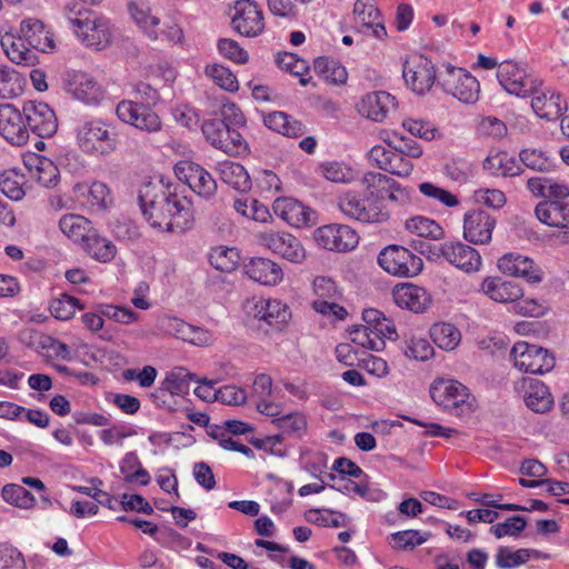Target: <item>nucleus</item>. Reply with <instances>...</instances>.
Here are the masks:
<instances>
[{
	"instance_id": "21",
	"label": "nucleus",
	"mask_w": 569,
	"mask_h": 569,
	"mask_svg": "<svg viewBox=\"0 0 569 569\" xmlns=\"http://www.w3.org/2000/svg\"><path fill=\"white\" fill-rule=\"evenodd\" d=\"M231 22L233 29L246 37H256L264 29L262 11L250 0L236 2Z\"/></svg>"
},
{
	"instance_id": "5",
	"label": "nucleus",
	"mask_w": 569,
	"mask_h": 569,
	"mask_svg": "<svg viewBox=\"0 0 569 569\" xmlns=\"http://www.w3.org/2000/svg\"><path fill=\"white\" fill-rule=\"evenodd\" d=\"M431 398L448 412L461 417L472 413L476 399L469 389L457 380L439 379L430 388Z\"/></svg>"
},
{
	"instance_id": "1",
	"label": "nucleus",
	"mask_w": 569,
	"mask_h": 569,
	"mask_svg": "<svg viewBox=\"0 0 569 569\" xmlns=\"http://www.w3.org/2000/svg\"><path fill=\"white\" fill-rule=\"evenodd\" d=\"M142 213L149 224L160 231L183 232L190 227L188 201L176 188L162 180L146 183L139 191Z\"/></svg>"
},
{
	"instance_id": "32",
	"label": "nucleus",
	"mask_w": 569,
	"mask_h": 569,
	"mask_svg": "<svg viewBox=\"0 0 569 569\" xmlns=\"http://www.w3.org/2000/svg\"><path fill=\"white\" fill-rule=\"evenodd\" d=\"M536 216L542 223L556 228H569V203L560 200L540 202Z\"/></svg>"
},
{
	"instance_id": "11",
	"label": "nucleus",
	"mask_w": 569,
	"mask_h": 569,
	"mask_svg": "<svg viewBox=\"0 0 569 569\" xmlns=\"http://www.w3.org/2000/svg\"><path fill=\"white\" fill-rule=\"evenodd\" d=\"M202 132L212 147L222 150L227 154L239 156L248 149L241 133L219 119L204 121Z\"/></svg>"
},
{
	"instance_id": "60",
	"label": "nucleus",
	"mask_w": 569,
	"mask_h": 569,
	"mask_svg": "<svg viewBox=\"0 0 569 569\" xmlns=\"http://www.w3.org/2000/svg\"><path fill=\"white\" fill-rule=\"evenodd\" d=\"M90 482L93 485V487L73 486L72 489L77 492L91 497L97 501V505L100 503L109 509H114V498L110 493L98 488V486L102 485V480L99 478H92Z\"/></svg>"
},
{
	"instance_id": "63",
	"label": "nucleus",
	"mask_w": 569,
	"mask_h": 569,
	"mask_svg": "<svg viewBox=\"0 0 569 569\" xmlns=\"http://www.w3.org/2000/svg\"><path fill=\"white\" fill-rule=\"evenodd\" d=\"M36 177L40 184L50 188L59 181V170L52 161L46 158L38 159Z\"/></svg>"
},
{
	"instance_id": "45",
	"label": "nucleus",
	"mask_w": 569,
	"mask_h": 569,
	"mask_svg": "<svg viewBox=\"0 0 569 569\" xmlns=\"http://www.w3.org/2000/svg\"><path fill=\"white\" fill-rule=\"evenodd\" d=\"M406 229L418 237L440 240L445 237L442 227L432 219L423 216H415L405 223Z\"/></svg>"
},
{
	"instance_id": "3",
	"label": "nucleus",
	"mask_w": 569,
	"mask_h": 569,
	"mask_svg": "<svg viewBox=\"0 0 569 569\" xmlns=\"http://www.w3.org/2000/svg\"><path fill=\"white\" fill-rule=\"evenodd\" d=\"M67 19L71 29L86 47L103 50L110 46L112 29L108 19L82 10L77 12L69 10Z\"/></svg>"
},
{
	"instance_id": "16",
	"label": "nucleus",
	"mask_w": 569,
	"mask_h": 569,
	"mask_svg": "<svg viewBox=\"0 0 569 569\" xmlns=\"http://www.w3.org/2000/svg\"><path fill=\"white\" fill-rule=\"evenodd\" d=\"M319 246L327 250L346 252L356 248L359 241L357 232L346 224H328L315 232Z\"/></svg>"
},
{
	"instance_id": "43",
	"label": "nucleus",
	"mask_w": 569,
	"mask_h": 569,
	"mask_svg": "<svg viewBox=\"0 0 569 569\" xmlns=\"http://www.w3.org/2000/svg\"><path fill=\"white\" fill-rule=\"evenodd\" d=\"M74 190L86 199L83 203L92 210H104L108 207L110 194L108 187L103 182L97 181L91 186L77 184Z\"/></svg>"
},
{
	"instance_id": "42",
	"label": "nucleus",
	"mask_w": 569,
	"mask_h": 569,
	"mask_svg": "<svg viewBox=\"0 0 569 569\" xmlns=\"http://www.w3.org/2000/svg\"><path fill=\"white\" fill-rule=\"evenodd\" d=\"M483 168L492 174L516 177L522 173L519 162L507 152L490 154L483 161Z\"/></svg>"
},
{
	"instance_id": "27",
	"label": "nucleus",
	"mask_w": 569,
	"mask_h": 569,
	"mask_svg": "<svg viewBox=\"0 0 569 569\" xmlns=\"http://www.w3.org/2000/svg\"><path fill=\"white\" fill-rule=\"evenodd\" d=\"M393 300L400 308L416 313L423 312L431 302L428 291L413 283H402L393 289Z\"/></svg>"
},
{
	"instance_id": "6",
	"label": "nucleus",
	"mask_w": 569,
	"mask_h": 569,
	"mask_svg": "<svg viewBox=\"0 0 569 569\" xmlns=\"http://www.w3.org/2000/svg\"><path fill=\"white\" fill-rule=\"evenodd\" d=\"M378 264L389 274L413 278L423 269L422 259L403 246L390 244L378 254Z\"/></svg>"
},
{
	"instance_id": "33",
	"label": "nucleus",
	"mask_w": 569,
	"mask_h": 569,
	"mask_svg": "<svg viewBox=\"0 0 569 569\" xmlns=\"http://www.w3.org/2000/svg\"><path fill=\"white\" fill-rule=\"evenodd\" d=\"M20 36L27 44L33 49L46 52L53 48V40L46 30L42 21L38 19H24L20 26Z\"/></svg>"
},
{
	"instance_id": "24",
	"label": "nucleus",
	"mask_w": 569,
	"mask_h": 569,
	"mask_svg": "<svg viewBox=\"0 0 569 569\" xmlns=\"http://www.w3.org/2000/svg\"><path fill=\"white\" fill-rule=\"evenodd\" d=\"M66 89L77 100L86 104H98L104 97V90L92 77L84 72L68 73Z\"/></svg>"
},
{
	"instance_id": "59",
	"label": "nucleus",
	"mask_w": 569,
	"mask_h": 569,
	"mask_svg": "<svg viewBox=\"0 0 569 569\" xmlns=\"http://www.w3.org/2000/svg\"><path fill=\"white\" fill-rule=\"evenodd\" d=\"M98 312L116 322L130 325L139 319V315L128 307L99 305Z\"/></svg>"
},
{
	"instance_id": "47",
	"label": "nucleus",
	"mask_w": 569,
	"mask_h": 569,
	"mask_svg": "<svg viewBox=\"0 0 569 569\" xmlns=\"http://www.w3.org/2000/svg\"><path fill=\"white\" fill-rule=\"evenodd\" d=\"M210 264L222 272H232L237 269L240 254L236 248L217 247L209 254Z\"/></svg>"
},
{
	"instance_id": "28",
	"label": "nucleus",
	"mask_w": 569,
	"mask_h": 569,
	"mask_svg": "<svg viewBox=\"0 0 569 569\" xmlns=\"http://www.w3.org/2000/svg\"><path fill=\"white\" fill-rule=\"evenodd\" d=\"M526 406L537 413L549 411L553 405L548 387L537 379H523L521 382Z\"/></svg>"
},
{
	"instance_id": "31",
	"label": "nucleus",
	"mask_w": 569,
	"mask_h": 569,
	"mask_svg": "<svg viewBox=\"0 0 569 569\" xmlns=\"http://www.w3.org/2000/svg\"><path fill=\"white\" fill-rule=\"evenodd\" d=\"M290 317L289 308L280 300L260 299L254 305V318L267 322L271 327L281 329Z\"/></svg>"
},
{
	"instance_id": "20",
	"label": "nucleus",
	"mask_w": 569,
	"mask_h": 569,
	"mask_svg": "<svg viewBox=\"0 0 569 569\" xmlns=\"http://www.w3.org/2000/svg\"><path fill=\"white\" fill-rule=\"evenodd\" d=\"M369 160L379 169L398 177H408L413 164L409 157L399 152L395 148H387L385 146H375L368 153Z\"/></svg>"
},
{
	"instance_id": "50",
	"label": "nucleus",
	"mask_w": 569,
	"mask_h": 569,
	"mask_svg": "<svg viewBox=\"0 0 569 569\" xmlns=\"http://www.w3.org/2000/svg\"><path fill=\"white\" fill-rule=\"evenodd\" d=\"M20 74L7 64L0 63V98L10 99L22 89Z\"/></svg>"
},
{
	"instance_id": "38",
	"label": "nucleus",
	"mask_w": 569,
	"mask_h": 569,
	"mask_svg": "<svg viewBox=\"0 0 569 569\" xmlns=\"http://www.w3.org/2000/svg\"><path fill=\"white\" fill-rule=\"evenodd\" d=\"M1 47L7 57L16 64L32 66L36 61V54L21 36L4 34L1 38Z\"/></svg>"
},
{
	"instance_id": "7",
	"label": "nucleus",
	"mask_w": 569,
	"mask_h": 569,
	"mask_svg": "<svg viewBox=\"0 0 569 569\" xmlns=\"http://www.w3.org/2000/svg\"><path fill=\"white\" fill-rule=\"evenodd\" d=\"M510 358L520 371L532 375H543L555 368V356L547 349L519 341L513 345Z\"/></svg>"
},
{
	"instance_id": "57",
	"label": "nucleus",
	"mask_w": 569,
	"mask_h": 569,
	"mask_svg": "<svg viewBox=\"0 0 569 569\" xmlns=\"http://www.w3.org/2000/svg\"><path fill=\"white\" fill-rule=\"evenodd\" d=\"M277 64L284 71H288L295 76H300V83L306 86L308 79L303 78L302 74L308 70V66L305 60L298 58L297 54L290 52L279 53L276 59Z\"/></svg>"
},
{
	"instance_id": "40",
	"label": "nucleus",
	"mask_w": 569,
	"mask_h": 569,
	"mask_svg": "<svg viewBox=\"0 0 569 569\" xmlns=\"http://www.w3.org/2000/svg\"><path fill=\"white\" fill-rule=\"evenodd\" d=\"M197 376L191 373L184 367H174L166 373L161 386L169 391V396L183 397L189 393L190 382L196 380Z\"/></svg>"
},
{
	"instance_id": "13",
	"label": "nucleus",
	"mask_w": 569,
	"mask_h": 569,
	"mask_svg": "<svg viewBox=\"0 0 569 569\" xmlns=\"http://www.w3.org/2000/svg\"><path fill=\"white\" fill-rule=\"evenodd\" d=\"M433 256L445 258L450 264L466 273L477 272L482 266L479 251L460 241L441 243L436 248Z\"/></svg>"
},
{
	"instance_id": "54",
	"label": "nucleus",
	"mask_w": 569,
	"mask_h": 569,
	"mask_svg": "<svg viewBox=\"0 0 569 569\" xmlns=\"http://www.w3.org/2000/svg\"><path fill=\"white\" fill-rule=\"evenodd\" d=\"M204 72L216 84L226 91L234 92L239 89L236 76L221 64L207 66Z\"/></svg>"
},
{
	"instance_id": "34",
	"label": "nucleus",
	"mask_w": 569,
	"mask_h": 569,
	"mask_svg": "<svg viewBox=\"0 0 569 569\" xmlns=\"http://www.w3.org/2000/svg\"><path fill=\"white\" fill-rule=\"evenodd\" d=\"M531 108L539 118L556 120L562 114L567 107L566 103H562L559 93L548 90L532 98Z\"/></svg>"
},
{
	"instance_id": "53",
	"label": "nucleus",
	"mask_w": 569,
	"mask_h": 569,
	"mask_svg": "<svg viewBox=\"0 0 569 569\" xmlns=\"http://www.w3.org/2000/svg\"><path fill=\"white\" fill-rule=\"evenodd\" d=\"M319 172L329 181L348 183L356 179L352 168L341 162H325L319 166Z\"/></svg>"
},
{
	"instance_id": "4",
	"label": "nucleus",
	"mask_w": 569,
	"mask_h": 569,
	"mask_svg": "<svg viewBox=\"0 0 569 569\" xmlns=\"http://www.w3.org/2000/svg\"><path fill=\"white\" fill-rule=\"evenodd\" d=\"M77 143L84 153L108 156L117 148L118 133L103 120L92 119L78 127Z\"/></svg>"
},
{
	"instance_id": "36",
	"label": "nucleus",
	"mask_w": 569,
	"mask_h": 569,
	"mask_svg": "<svg viewBox=\"0 0 569 569\" xmlns=\"http://www.w3.org/2000/svg\"><path fill=\"white\" fill-rule=\"evenodd\" d=\"M81 246L92 259L102 263L112 261L117 254L114 243L100 236L96 229L91 231Z\"/></svg>"
},
{
	"instance_id": "51",
	"label": "nucleus",
	"mask_w": 569,
	"mask_h": 569,
	"mask_svg": "<svg viewBox=\"0 0 569 569\" xmlns=\"http://www.w3.org/2000/svg\"><path fill=\"white\" fill-rule=\"evenodd\" d=\"M431 535L418 530H403L390 535V545L397 550L413 549L425 543Z\"/></svg>"
},
{
	"instance_id": "41",
	"label": "nucleus",
	"mask_w": 569,
	"mask_h": 569,
	"mask_svg": "<svg viewBox=\"0 0 569 569\" xmlns=\"http://www.w3.org/2000/svg\"><path fill=\"white\" fill-rule=\"evenodd\" d=\"M60 230L74 242H82L94 229L91 222L80 214H66L59 220Z\"/></svg>"
},
{
	"instance_id": "39",
	"label": "nucleus",
	"mask_w": 569,
	"mask_h": 569,
	"mask_svg": "<svg viewBox=\"0 0 569 569\" xmlns=\"http://www.w3.org/2000/svg\"><path fill=\"white\" fill-rule=\"evenodd\" d=\"M360 182L366 191V196L371 199V201L379 203L386 199V194L390 191V188L396 186L395 179L375 171L366 172L361 177Z\"/></svg>"
},
{
	"instance_id": "52",
	"label": "nucleus",
	"mask_w": 569,
	"mask_h": 569,
	"mask_svg": "<svg viewBox=\"0 0 569 569\" xmlns=\"http://www.w3.org/2000/svg\"><path fill=\"white\" fill-rule=\"evenodd\" d=\"M51 315L59 320H69L73 317L77 309H83L80 301L67 293H62L59 298H54L50 302Z\"/></svg>"
},
{
	"instance_id": "44",
	"label": "nucleus",
	"mask_w": 569,
	"mask_h": 569,
	"mask_svg": "<svg viewBox=\"0 0 569 569\" xmlns=\"http://www.w3.org/2000/svg\"><path fill=\"white\" fill-rule=\"evenodd\" d=\"M430 337L440 349L451 351L461 341L460 330L449 322H437L430 328Z\"/></svg>"
},
{
	"instance_id": "8",
	"label": "nucleus",
	"mask_w": 569,
	"mask_h": 569,
	"mask_svg": "<svg viewBox=\"0 0 569 569\" xmlns=\"http://www.w3.org/2000/svg\"><path fill=\"white\" fill-rule=\"evenodd\" d=\"M338 206L340 211L362 223H383L390 213L377 201H371L366 194L361 198L356 192H346L339 198Z\"/></svg>"
},
{
	"instance_id": "18",
	"label": "nucleus",
	"mask_w": 569,
	"mask_h": 569,
	"mask_svg": "<svg viewBox=\"0 0 569 569\" xmlns=\"http://www.w3.org/2000/svg\"><path fill=\"white\" fill-rule=\"evenodd\" d=\"M496 219L488 211L472 209L463 217V238L473 244H487L491 241Z\"/></svg>"
},
{
	"instance_id": "25",
	"label": "nucleus",
	"mask_w": 569,
	"mask_h": 569,
	"mask_svg": "<svg viewBox=\"0 0 569 569\" xmlns=\"http://www.w3.org/2000/svg\"><path fill=\"white\" fill-rule=\"evenodd\" d=\"M273 212L288 224L301 228L312 223L315 212L302 202L290 197H280L273 201Z\"/></svg>"
},
{
	"instance_id": "30",
	"label": "nucleus",
	"mask_w": 569,
	"mask_h": 569,
	"mask_svg": "<svg viewBox=\"0 0 569 569\" xmlns=\"http://www.w3.org/2000/svg\"><path fill=\"white\" fill-rule=\"evenodd\" d=\"M395 107V98L386 91H376L366 94L360 104L359 112L376 122H381Z\"/></svg>"
},
{
	"instance_id": "35",
	"label": "nucleus",
	"mask_w": 569,
	"mask_h": 569,
	"mask_svg": "<svg viewBox=\"0 0 569 569\" xmlns=\"http://www.w3.org/2000/svg\"><path fill=\"white\" fill-rule=\"evenodd\" d=\"M263 123L270 130L288 138H298L305 134L306 128L301 121L282 111H273L263 117Z\"/></svg>"
},
{
	"instance_id": "17",
	"label": "nucleus",
	"mask_w": 569,
	"mask_h": 569,
	"mask_svg": "<svg viewBox=\"0 0 569 569\" xmlns=\"http://www.w3.org/2000/svg\"><path fill=\"white\" fill-rule=\"evenodd\" d=\"M259 242L291 262L299 263L305 259V250L300 241L289 232L264 231L259 234Z\"/></svg>"
},
{
	"instance_id": "23",
	"label": "nucleus",
	"mask_w": 569,
	"mask_h": 569,
	"mask_svg": "<svg viewBox=\"0 0 569 569\" xmlns=\"http://www.w3.org/2000/svg\"><path fill=\"white\" fill-rule=\"evenodd\" d=\"M497 266L503 274L523 278L529 283L542 281L540 267L528 257L518 253H506L498 260Z\"/></svg>"
},
{
	"instance_id": "14",
	"label": "nucleus",
	"mask_w": 569,
	"mask_h": 569,
	"mask_svg": "<svg viewBox=\"0 0 569 569\" xmlns=\"http://www.w3.org/2000/svg\"><path fill=\"white\" fill-rule=\"evenodd\" d=\"M23 116L28 132L39 138H50L58 130V120L54 111L46 102L27 101L23 103Z\"/></svg>"
},
{
	"instance_id": "12",
	"label": "nucleus",
	"mask_w": 569,
	"mask_h": 569,
	"mask_svg": "<svg viewBox=\"0 0 569 569\" xmlns=\"http://www.w3.org/2000/svg\"><path fill=\"white\" fill-rule=\"evenodd\" d=\"M116 113L122 122L148 133L159 132L162 128L158 113L144 103L123 100L118 103Z\"/></svg>"
},
{
	"instance_id": "58",
	"label": "nucleus",
	"mask_w": 569,
	"mask_h": 569,
	"mask_svg": "<svg viewBox=\"0 0 569 569\" xmlns=\"http://www.w3.org/2000/svg\"><path fill=\"white\" fill-rule=\"evenodd\" d=\"M26 560L18 548L9 542L0 543V569H26Z\"/></svg>"
},
{
	"instance_id": "19",
	"label": "nucleus",
	"mask_w": 569,
	"mask_h": 569,
	"mask_svg": "<svg viewBox=\"0 0 569 569\" xmlns=\"http://www.w3.org/2000/svg\"><path fill=\"white\" fill-rule=\"evenodd\" d=\"M0 136L14 146H22L29 138L23 110L11 103L0 104Z\"/></svg>"
},
{
	"instance_id": "29",
	"label": "nucleus",
	"mask_w": 569,
	"mask_h": 569,
	"mask_svg": "<svg viewBox=\"0 0 569 569\" xmlns=\"http://www.w3.org/2000/svg\"><path fill=\"white\" fill-rule=\"evenodd\" d=\"M356 21L363 28L372 30V36L377 39H385L387 30L380 10L373 0H357L353 6Z\"/></svg>"
},
{
	"instance_id": "9",
	"label": "nucleus",
	"mask_w": 569,
	"mask_h": 569,
	"mask_svg": "<svg viewBox=\"0 0 569 569\" xmlns=\"http://www.w3.org/2000/svg\"><path fill=\"white\" fill-rule=\"evenodd\" d=\"M438 83L447 93L463 103L471 104L479 99L480 84L478 80L462 68L447 64L446 71L440 74Z\"/></svg>"
},
{
	"instance_id": "46",
	"label": "nucleus",
	"mask_w": 569,
	"mask_h": 569,
	"mask_svg": "<svg viewBox=\"0 0 569 569\" xmlns=\"http://www.w3.org/2000/svg\"><path fill=\"white\" fill-rule=\"evenodd\" d=\"M531 556L538 557L539 551L535 549L512 550L509 547H499L496 553V565L500 569H511L526 563Z\"/></svg>"
},
{
	"instance_id": "62",
	"label": "nucleus",
	"mask_w": 569,
	"mask_h": 569,
	"mask_svg": "<svg viewBox=\"0 0 569 569\" xmlns=\"http://www.w3.org/2000/svg\"><path fill=\"white\" fill-rule=\"evenodd\" d=\"M406 357L419 361H426L433 356V348L427 339L411 338L405 348Z\"/></svg>"
},
{
	"instance_id": "56",
	"label": "nucleus",
	"mask_w": 569,
	"mask_h": 569,
	"mask_svg": "<svg viewBox=\"0 0 569 569\" xmlns=\"http://www.w3.org/2000/svg\"><path fill=\"white\" fill-rule=\"evenodd\" d=\"M272 423L283 433L300 435L307 429V418L301 412L282 415L280 418L273 419Z\"/></svg>"
},
{
	"instance_id": "2",
	"label": "nucleus",
	"mask_w": 569,
	"mask_h": 569,
	"mask_svg": "<svg viewBox=\"0 0 569 569\" xmlns=\"http://www.w3.org/2000/svg\"><path fill=\"white\" fill-rule=\"evenodd\" d=\"M480 291L495 302L512 303V310L525 317H540L546 308L538 300L532 298L522 299V287L511 280L500 277H487L480 284Z\"/></svg>"
},
{
	"instance_id": "10",
	"label": "nucleus",
	"mask_w": 569,
	"mask_h": 569,
	"mask_svg": "<svg viewBox=\"0 0 569 569\" xmlns=\"http://www.w3.org/2000/svg\"><path fill=\"white\" fill-rule=\"evenodd\" d=\"M402 77L406 86L419 96H423L435 84L436 67L423 54H410L403 62Z\"/></svg>"
},
{
	"instance_id": "48",
	"label": "nucleus",
	"mask_w": 569,
	"mask_h": 569,
	"mask_svg": "<svg viewBox=\"0 0 569 569\" xmlns=\"http://www.w3.org/2000/svg\"><path fill=\"white\" fill-rule=\"evenodd\" d=\"M1 496L6 502L21 509H31L36 505L34 496L24 487L17 483L3 486Z\"/></svg>"
},
{
	"instance_id": "37",
	"label": "nucleus",
	"mask_w": 569,
	"mask_h": 569,
	"mask_svg": "<svg viewBox=\"0 0 569 569\" xmlns=\"http://www.w3.org/2000/svg\"><path fill=\"white\" fill-rule=\"evenodd\" d=\"M217 171L220 179L233 189L241 192H246L251 189L250 177L244 167L240 163L233 161H221L217 164Z\"/></svg>"
},
{
	"instance_id": "64",
	"label": "nucleus",
	"mask_w": 569,
	"mask_h": 569,
	"mask_svg": "<svg viewBox=\"0 0 569 569\" xmlns=\"http://www.w3.org/2000/svg\"><path fill=\"white\" fill-rule=\"evenodd\" d=\"M527 526V521L521 516H512L508 518L505 522L497 523L490 528V532L495 535L496 538L500 539L505 536H517L519 535Z\"/></svg>"
},
{
	"instance_id": "61",
	"label": "nucleus",
	"mask_w": 569,
	"mask_h": 569,
	"mask_svg": "<svg viewBox=\"0 0 569 569\" xmlns=\"http://www.w3.org/2000/svg\"><path fill=\"white\" fill-rule=\"evenodd\" d=\"M419 190L423 196L435 199L446 207L451 208L459 204V200L455 194L431 182L420 183Z\"/></svg>"
},
{
	"instance_id": "22",
	"label": "nucleus",
	"mask_w": 569,
	"mask_h": 569,
	"mask_svg": "<svg viewBox=\"0 0 569 569\" xmlns=\"http://www.w3.org/2000/svg\"><path fill=\"white\" fill-rule=\"evenodd\" d=\"M497 78L501 87L510 94L526 97L532 89V81L526 69L513 61H503L499 64Z\"/></svg>"
},
{
	"instance_id": "15",
	"label": "nucleus",
	"mask_w": 569,
	"mask_h": 569,
	"mask_svg": "<svg viewBox=\"0 0 569 569\" xmlns=\"http://www.w3.org/2000/svg\"><path fill=\"white\" fill-rule=\"evenodd\" d=\"M177 178L202 198L209 199L217 191V182L212 176L198 163L182 160L174 166Z\"/></svg>"
},
{
	"instance_id": "49",
	"label": "nucleus",
	"mask_w": 569,
	"mask_h": 569,
	"mask_svg": "<svg viewBox=\"0 0 569 569\" xmlns=\"http://www.w3.org/2000/svg\"><path fill=\"white\" fill-rule=\"evenodd\" d=\"M233 208L241 216L258 222H267L271 217L268 207L256 199H236L233 201Z\"/></svg>"
},
{
	"instance_id": "26",
	"label": "nucleus",
	"mask_w": 569,
	"mask_h": 569,
	"mask_svg": "<svg viewBox=\"0 0 569 569\" xmlns=\"http://www.w3.org/2000/svg\"><path fill=\"white\" fill-rule=\"evenodd\" d=\"M243 271L250 279L264 286H276L283 278L281 267L268 258H251L244 263Z\"/></svg>"
},
{
	"instance_id": "55",
	"label": "nucleus",
	"mask_w": 569,
	"mask_h": 569,
	"mask_svg": "<svg viewBox=\"0 0 569 569\" xmlns=\"http://www.w3.org/2000/svg\"><path fill=\"white\" fill-rule=\"evenodd\" d=\"M521 162L529 169L539 172H549L555 164L542 151L537 149H526L519 154Z\"/></svg>"
}]
</instances>
